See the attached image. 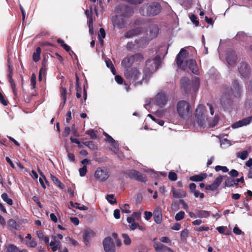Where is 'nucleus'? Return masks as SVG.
Wrapping results in <instances>:
<instances>
[{
    "label": "nucleus",
    "instance_id": "21",
    "mask_svg": "<svg viewBox=\"0 0 252 252\" xmlns=\"http://www.w3.org/2000/svg\"><path fill=\"white\" fill-rule=\"evenodd\" d=\"M121 10L122 11L121 16L123 17H128L132 15L134 13L133 10L128 5H123Z\"/></svg>",
    "mask_w": 252,
    "mask_h": 252
},
{
    "label": "nucleus",
    "instance_id": "17",
    "mask_svg": "<svg viewBox=\"0 0 252 252\" xmlns=\"http://www.w3.org/2000/svg\"><path fill=\"white\" fill-rule=\"evenodd\" d=\"M112 21L114 25L119 29L124 28L125 26L126 21L121 15L120 16H116L113 18Z\"/></svg>",
    "mask_w": 252,
    "mask_h": 252
},
{
    "label": "nucleus",
    "instance_id": "41",
    "mask_svg": "<svg viewBox=\"0 0 252 252\" xmlns=\"http://www.w3.org/2000/svg\"><path fill=\"white\" fill-rule=\"evenodd\" d=\"M249 155V153L247 151H243L237 153V156L238 158H240L242 160L246 159Z\"/></svg>",
    "mask_w": 252,
    "mask_h": 252
},
{
    "label": "nucleus",
    "instance_id": "25",
    "mask_svg": "<svg viewBox=\"0 0 252 252\" xmlns=\"http://www.w3.org/2000/svg\"><path fill=\"white\" fill-rule=\"evenodd\" d=\"M172 191L173 193V196L175 198H183L186 197V192L185 191L183 190H177L176 189L172 187Z\"/></svg>",
    "mask_w": 252,
    "mask_h": 252
},
{
    "label": "nucleus",
    "instance_id": "15",
    "mask_svg": "<svg viewBox=\"0 0 252 252\" xmlns=\"http://www.w3.org/2000/svg\"><path fill=\"white\" fill-rule=\"evenodd\" d=\"M186 66L188 65L191 72L196 75L199 74V69L196 61L194 59H189L186 61Z\"/></svg>",
    "mask_w": 252,
    "mask_h": 252
},
{
    "label": "nucleus",
    "instance_id": "51",
    "mask_svg": "<svg viewBox=\"0 0 252 252\" xmlns=\"http://www.w3.org/2000/svg\"><path fill=\"white\" fill-rule=\"evenodd\" d=\"M87 171V166L86 165H84L82 167L79 168V172L80 176L81 177L84 176Z\"/></svg>",
    "mask_w": 252,
    "mask_h": 252
},
{
    "label": "nucleus",
    "instance_id": "38",
    "mask_svg": "<svg viewBox=\"0 0 252 252\" xmlns=\"http://www.w3.org/2000/svg\"><path fill=\"white\" fill-rule=\"evenodd\" d=\"M25 243L28 247L32 248H35L37 245V242L34 239L29 241H25Z\"/></svg>",
    "mask_w": 252,
    "mask_h": 252
},
{
    "label": "nucleus",
    "instance_id": "35",
    "mask_svg": "<svg viewBox=\"0 0 252 252\" xmlns=\"http://www.w3.org/2000/svg\"><path fill=\"white\" fill-rule=\"evenodd\" d=\"M12 69H9V74H8V79L9 83L10 84V86L11 89H15L16 87L15 83L12 78Z\"/></svg>",
    "mask_w": 252,
    "mask_h": 252
},
{
    "label": "nucleus",
    "instance_id": "3",
    "mask_svg": "<svg viewBox=\"0 0 252 252\" xmlns=\"http://www.w3.org/2000/svg\"><path fill=\"white\" fill-rule=\"evenodd\" d=\"M195 122L198 126L201 127H204L208 118L207 110L203 105L200 104L197 106L195 110Z\"/></svg>",
    "mask_w": 252,
    "mask_h": 252
},
{
    "label": "nucleus",
    "instance_id": "45",
    "mask_svg": "<svg viewBox=\"0 0 252 252\" xmlns=\"http://www.w3.org/2000/svg\"><path fill=\"white\" fill-rule=\"evenodd\" d=\"M185 212L183 211H180L175 216V219L176 221H180L183 219L185 217Z\"/></svg>",
    "mask_w": 252,
    "mask_h": 252
},
{
    "label": "nucleus",
    "instance_id": "10",
    "mask_svg": "<svg viewBox=\"0 0 252 252\" xmlns=\"http://www.w3.org/2000/svg\"><path fill=\"white\" fill-rule=\"evenodd\" d=\"M238 70L242 76L245 78L249 77L250 74V67L249 65L245 63H240L238 67Z\"/></svg>",
    "mask_w": 252,
    "mask_h": 252
},
{
    "label": "nucleus",
    "instance_id": "44",
    "mask_svg": "<svg viewBox=\"0 0 252 252\" xmlns=\"http://www.w3.org/2000/svg\"><path fill=\"white\" fill-rule=\"evenodd\" d=\"M103 135L105 136L106 139L105 140L108 143H110L111 145H113L115 143V140L108 133L105 132H103Z\"/></svg>",
    "mask_w": 252,
    "mask_h": 252
},
{
    "label": "nucleus",
    "instance_id": "33",
    "mask_svg": "<svg viewBox=\"0 0 252 252\" xmlns=\"http://www.w3.org/2000/svg\"><path fill=\"white\" fill-rule=\"evenodd\" d=\"M7 252H28L26 249L20 251L17 247L14 245H10L7 248Z\"/></svg>",
    "mask_w": 252,
    "mask_h": 252
},
{
    "label": "nucleus",
    "instance_id": "29",
    "mask_svg": "<svg viewBox=\"0 0 252 252\" xmlns=\"http://www.w3.org/2000/svg\"><path fill=\"white\" fill-rule=\"evenodd\" d=\"M127 221L130 225H129V228L131 230H134L137 228L138 223L135 222L134 219L132 217H128L127 218Z\"/></svg>",
    "mask_w": 252,
    "mask_h": 252
},
{
    "label": "nucleus",
    "instance_id": "42",
    "mask_svg": "<svg viewBox=\"0 0 252 252\" xmlns=\"http://www.w3.org/2000/svg\"><path fill=\"white\" fill-rule=\"evenodd\" d=\"M90 10L89 9H87L85 10V13L87 17V18L88 19V22H93V12H92V6L90 7Z\"/></svg>",
    "mask_w": 252,
    "mask_h": 252
},
{
    "label": "nucleus",
    "instance_id": "27",
    "mask_svg": "<svg viewBox=\"0 0 252 252\" xmlns=\"http://www.w3.org/2000/svg\"><path fill=\"white\" fill-rule=\"evenodd\" d=\"M200 85V80L198 77H195L194 80L191 83V87L193 91L196 93Z\"/></svg>",
    "mask_w": 252,
    "mask_h": 252
},
{
    "label": "nucleus",
    "instance_id": "37",
    "mask_svg": "<svg viewBox=\"0 0 252 252\" xmlns=\"http://www.w3.org/2000/svg\"><path fill=\"white\" fill-rule=\"evenodd\" d=\"M1 198L3 200L7 203L9 205H12L13 204L12 200L9 198L8 195L6 193H3L1 195Z\"/></svg>",
    "mask_w": 252,
    "mask_h": 252
},
{
    "label": "nucleus",
    "instance_id": "19",
    "mask_svg": "<svg viewBox=\"0 0 252 252\" xmlns=\"http://www.w3.org/2000/svg\"><path fill=\"white\" fill-rule=\"evenodd\" d=\"M95 235V233L94 232L90 229L85 230L83 234V239L86 246H88L90 243V240L92 237H94Z\"/></svg>",
    "mask_w": 252,
    "mask_h": 252
},
{
    "label": "nucleus",
    "instance_id": "62",
    "mask_svg": "<svg viewBox=\"0 0 252 252\" xmlns=\"http://www.w3.org/2000/svg\"><path fill=\"white\" fill-rule=\"evenodd\" d=\"M116 81L119 84H122L124 81L123 78L121 76L117 75L115 77Z\"/></svg>",
    "mask_w": 252,
    "mask_h": 252
},
{
    "label": "nucleus",
    "instance_id": "24",
    "mask_svg": "<svg viewBox=\"0 0 252 252\" xmlns=\"http://www.w3.org/2000/svg\"><path fill=\"white\" fill-rule=\"evenodd\" d=\"M207 177L206 173H200L198 175H195L189 177V180L194 182H201Z\"/></svg>",
    "mask_w": 252,
    "mask_h": 252
},
{
    "label": "nucleus",
    "instance_id": "8",
    "mask_svg": "<svg viewBox=\"0 0 252 252\" xmlns=\"http://www.w3.org/2000/svg\"><path fill=\"white\" fill-rule=\"evenodd\" d=\"M189 52L184 48H182L176 58V63L178 66L183 70L186 69V66L183 64L184 61L188 57Z\"/></svg>",
    "mask_w": 252,
    "mask_h": 252
},
{
    "label": "nucleus",
    "instance_id": "61",
    "mask_svg": "<svg viewBox=\"0 0 252 252\" xmlns=\"http://www.w3.org/2000/svg\"><path fill=\"white\" fill-rule=\"evenodd\" d=\"M209 228L207 226H200L199 227L194 228V230L196 231H208L209 230Z\"/></svg>",
    "mask_w": 252,
    "mask_h": 252
},
{
    "label": "nucleus",
    "instance_id": "34",
    "mask_svg": "<svg viewBox=\"0 0 252 252\" xmlns=\"http://www.w3.org/2000/svg\"><path fill=\"white\" fill-rule=\"evenodd\" d=\"M60 96L62 100H66V94H67V90L65 87L61 86L60 87Z\"/></svg>",
    "mask_w": 252,
    "mask_h": 252
},
{
    "label": "nucleus",
    "instance_id": "2",
    "mask_svg": "<svg viewBox=\"0 0 252 252\" xmlns=\"http://www.w3.org/2000/svg\"><path fill=\"white\" fill-rule=\"evenodd\" d=\"M161 6L158 2L147 3L140 8V13L144 16H154L158 14L161 10Z\"/></svg>",
    "mask_w": 252,
    "mask_h": 252
},
{
    "label": "nucleus",
    "instance_id": "53",
    "mask_svg": "<svg viewBox=\"0 0 252 252\" xmlns=\"http://www.w3.org/2000/svg\"><path fill=\"white\" fill-rule=\"evenodd\" d=\"M129 3L134 5L140 4L143 1V0H125Z\"/></svg>",
    "mask_w": 252,
    "mask_h": 252
},
{
    "label": "nucleus",
    "instance_id": "48",
    "mask_svg": "<svg viewBox=\"0 0 252 252\" xmlns=\"http://www.w3.org/2000/svg\"><path fill=\"white\" fill-rule=\"evenodd\" d=\"M168 178L170 181H175L177 180V174L172 171H170L168 174Z\"/></svg>",
    "mask_w": 252,
    "mask_h": 252
},
{
    "label": "nucleus",
    "instance_id": "13",
    "mask_svg": "<svg viewBox=\"0 0 252 252\" xmlns=\"http://www.w3.org/2000/svg\"><path fill=\"white\" fill-rule=\"evenodd\" d=\"M252 122V116L244 118L233 123L231 125L233 128H237L249 125Z\"/></svg>",
    "mask_w": 252,
    "mask_h": 252
},
{
    "label": "nucleus",
    "instance_id": "40",
    "mask_svg": "<svg viewBox=\"0 0 252 252\" xmlns=\"http://www.w3.org/2000/svg\"><path fill=\"white\" fill-rule=\"evenodd\" d=\"M189 230L187 229H185L181 232L180 236L181 240L183 242L187 241V238L189 235Z\"/></svg>",
    "mask_w": 252,
    "mask_h": 252
},
{
    "label": "nucleus",
    "instance_id": "52",
    "mask_svg": "<svg viewBox=\"0 0 252 252\" xmlns=\"http://www.w3.org/2000/svg\"><path fill=\"white\" fill-rule=\"evenodd\" d=\"M190 19L191 21L196 26H198L199 25V21L197 20V17L194 14H192L190 17Z\"/></svg>",
    "mask_w": 252,
    "mask_h": 252
},
{
    "label": "nucleus",
    "instance_id": "63",
    "mask_svg": "<svg viewBox=\"0 0 252 252\" xmlns=\"http://www.w3.org/2000/svg\"><path fill=\"white\" fill-rule=\"evenodd\" d=\"M129 204H125L123 206V208L122 209V211L123 213H126V214H129L131 213V211L130 210L127 209L126 207H128Z\"/></svg>",
    "mask_w": 252,
    "mask_h": 252
},
{
    "label": "nucleus",
    "instance_id": "56",
    "mask_svg": "<svg viewBox=\"0 0 252 252\" xmlns=\"http://www.w3.org/2000/svg\"><path fill=\"white\" fill-rule=\"evenodd\" d=\"M66 152L68 153V154H67V157H68V159L71 161L74 162L75 161V157L73 153H69L68 152V149L67 148H66Z\"/></svg>",
    "mask_w": 252,
    "mask_h": 252
},
{
    "label": "nucleus",
    "instance_id": "60",
    "mask_svg": "<svg viewBox=\"0 0 252 252\" xmlns=\"http://www.w3.org/2000/svg\"><path fill=\"white\" fill-rule=\"evenodd\" d=\"M88 147L91 150L97 149V147L94 144V142L92 141H89V143H87Z\"/></svg>",
    "mask_w": 252,
    "mask_h": 252
},
{
    "label": "nucleus",
    "instance_id": "31",
    "mask_svg": "<svg viewBox=\"0 0 252 252\" xmlns=\"http://www.w3.org/2000/svg\"><path fill=\"white\" fill-rule=\"evenodd\" d=\"M51 179L54 183L61 189L65 188L64 185L54 175L51 174Z\"/></svg>",
    "mask_w": 252,
    "mask_h": 252
},
{
    "label": "nucleus",
    "instance_id": "54",
    "mask_svg": "<svg viewBox=\"0 0 252 252\" xmlns=\"http://www.w3.org/2000/svg\"><path fill=\"white\" fill-rule=\"evenodd\" d=\"M229 175L233 178H236L239 175V172L238 171H237L235 169H232L230 170V172H229Z\"/></svg>",
    "mask_w": 252,
    "mask_h": 252
},
{
    "label": "nucleus",
    "instance_id": "55",
    "mask_svg": "<svg viewBox=\"0 0 252 252\" xmlns=\"http://www.w3.org/2000/svg\"><path fill=\"white\" fill-rule=\"evenodd\" d=\"M192 193H193L194 196L196 198L199 197L200 198L202 199L204 197V193L200 192L199 191L197 190H194Z\"/></svg>",
    "mask_w": 252,
    "mask_h": 252
},
{
    "label": "nucleus",
    "instance_id": "36",
    "mask_svg": "<svg viewBox=\"0 0 252 252\" xmlns=\"http://www.w3.org/2000/svg\"><path fill=\"white\" fill-rule=\"evenodd\" d=\"M234 180L231 177L227 178L224 183L225 187H232L234 186Z\"/></svg>",
    "mask_w": 252,
    "mask_h": 252
},
{
    "label": "nucleus",
    "instance_id": "49",
    "mask_svg": "<svg viewBox=\"0 0 252 252\" xmlns=\"http://www.w3.org/2000/svg\"><path fill=\"white\" fill-rule=\"evenodd\" d=\"M31 85L32 89L35 88L36 86V76L32 74L31 77Z\"/></svg>",
    "mask_w": 252,
    "mask_h": 252
},
{
    "label": "nucleus",
    "instance_id": "50",
    "mask_svg": "<svg viewBox=\"0 0 252 252\" xmlns=\"http://www.w3.org/2000/svg\"><path fill=\"white\" fill-rule=\"evenodd\" d=\"M215 169L217 172L220 171V170H222L223 172H227L228 171V169L226 166L217 165L216 166Z\"/></svg>",
    "mask_w": 252,
    "mask_h": 252
},
{
    "label": "nucleus",
    "instance_id": "59",
    "mask_svg": "<svg viewBox=\"0 0 252 252\" xmlns=\"http://www.w3.org/2000/svg\"><path fill=\"white\" fill-rule=\"evenodd\" d=\"M0 102L4 106L8 104V102L4 99V97L1 93L0 92Z\"/></svg>",
    "mask_w": 252,
    "mask_h": 252
},
{
    "label": "nucleus",
    "instance_id": "22",
    "mask_svg": "<svg viewBox=\"0 0 252 252\" xmlns=\"http://www.w3.org/2000/svg\"><path fill=\"white\" fill-rule=\"evenodd\" d=\"M142 30V28L140 27L135 28L131 29L125 33V37L126 38H131L134 36L140 34Z\"/></svg>",
    "mask_w": 252,
    "mask_h": 252
},
{
    "label": "nucleus",
    "instance_id": "64",
    "mask_svg": "<svg viewBox=\"0 0 252 252\" xmlns=\"http://www.w3.org/2000/svg\"><path fill=\"white\" fill-rule=\"evenodd\" d=\"M70 128L68 126H66L64 128V131L63 132V135L64 137H67L70 132Z\"/></svg>",
    "mask_w": 252,
    "mask_h": 252
},
{
    "label": "nucleus",
    "instance_id": "11",
    "mask_svg": "<svg viewBox=\"0 0 252 252\" xmlns=\"http://www.w3.org/2000/svg\"><path fill=\"white\" fill-rule=\"evenodd\" d=\"M157 238H155L153 240L154 245L153 247L155 250L157 252H162L167 251L168 252H174V251L169 247L159 243L156 241Z\"/></svg>",
    "mask_w": 252,
    "mask_h": 252
},
{
    "label": "nucleus",
    "instance_id": "30",
    "mask_svg": "<svg viewBox=\"0 0 252 252\" xmlns=\"http://www.w3.org/2000/svg\"><path fill=\"white\" fill-rule=\"evenodd\" d=\"M135 43L137 44V47L140 48H145L148 43V41L145 38H141L139 40H136Z\"/></svg>",
    "mask_w": 252,
    "mask_h": 252
},
{
    "label": "nucleus",
    "instance_id": "9",
    "mask_svg": "<svg viewBox=\"0 0 252 252\" xmlns=\"http://www.w3.org/2000/svg\"><path fill=\"white\" fill-rule=\"evenodd\" d=\"M103 246L105 252H115V245L110 237H107L103 241Z\"/></svg>",
    "mask_w": 252,
    "mask_h": 252
},
{
    "label": "nucleus",
    "instance_id": "26",
    "mask_svg": "<svg viewBox=\"0 0 252 252\" xmlns=\"http://www.w3.org/2000/svg\"><path fill=\"white\" fill-rule=\"evenodd\" d=\"M37 237L40 241H43L46 244L49 242V237L47 236H44V233L41 230L36 231Z\"/></svg>",
    "mask_w": 252,
    "mask_h": 252
},
{
    "label": "nucleus",
    "instance_id": "28",
    "mask_svg": "<svg viewBox=\"0 0 252 252\" xmlns=\"http://www.w3.org/2000/svg\"><path fill=\"white\" fill-rule=\"evenodd\" d=\"M195 213L197 215V217L200 218H208L210 215V212L204 210H196Z\"/></svg>",
    "mask_w": 252,
    "mask_h": 252
},
{
    "label": "nucleus",
    "instance_id": "4",
    "mask_svg": "<svg viewBox=\"0 0 252 252\" xmlns=\"http://www.w3.org/2000/svg\"><path fill=\"white\" fill-rule=\"evenodd\" d=\"M176 110L178 116L182 119L189 117L190 114V106L186 100H180L176 105Z\"/></svg>",
    "mask_w": 252,
    "mask_h": 252
},
{
    "label": "nucleus",
    "instance_id": "14",
    "mask_svg": "<svg viewBox=\"0 0 252 252\" xmlns=\"http://www.w3.org/2000/svg\"><path fill=\"white\" fill-rule=\"evenodd\" d=\"M231 94L234 95L236 97H240L241 94V87L236 80H234L232 83V87L230 91Z\"/></svg>",
    "mask_w": 252,
    "mask_h": 252
},
{
    "label": "nucleus",
    "instance_id": "16",
    "mask_svg": "<svg viewBox=\"0 0 252 252\" xmlns=\"http://www.w3.org/2000/svg\"><path fill=\"white\" fill-rule=\"evenodd\" d=\"M226 61L230 65H234L236 63L237 56L235 51L232 50L228 51L227 54Z\"/></svg>",
    "mask_w": 252,
    "mask_h": 252
},
{
    "label": "nucleus",
    "instance_id": "7",
    "mask_svg": "<svg viewBox=\"0 0 252 252\" xmlns=\"http://www.w3.org/2000/svg\"><path fill=\"white\" fill-rule=\"evenodd\" d=\"M110 176V171L106 167H98L95 173L94 177L101 182L105 181Z\"/></svg>",
    "mask_w": 252,
    "mask_h": 252
},
{
    "label": "nucleus",
    "instance_id": "47",
    "mask_svg": "<svg viewBox=\"0 0 252 252\" xmlns=\"http://www.w3.org/2000/svg\"><path fill=\"white\" fill-rule=\"evenodd\" d=\"M86 134L89 135L92 139H96L97 138L95 131L93 129L87 130L86 131Z\"/></svg>",
    "mask_w": 252,
    "mask_h": 252
},
{
    "label": "nucleus",
    "instance_id": "39",
    "mask_svg": "<svg viewBox=\"0 0 252 252\" xmlns=\"http://www.w3.org/2000/svg\"><path fill=\"white\" fill-rule=\"evenodd\" d=\"M131 56L133 57L134 62H141L144 59L143 55L141 53H136Z\"/></svg>",
    "mask_w": 252,
    "mask_h": 252
},
{
    "label": "nucleus",
    "instance_id": "43",
    "mask_svg": "<svg viewBox=\"0 0 252 252\" xmlns=\"http://www.w3.org/2000/svg\"><path fill=\"white\" fill-rule=\"evenodd\" d=\"M106 199L111 204H115L117 203V200L115 198L114 195L112 194L107 195Z\"/></svg>",
    "mask_w": 252,
    "mask_h": 252
},
{
    "label": "nucleus",
    "instance_id": "58",
    "mask_svg": "<svg viewBox=\"0 0 252 252\" xmlns=\"http://www.w3.org/2000/svg\"><path fill=\"white\" fill-rule=\"evenodd\" d=\"M105 32L103 28H100L99 30V33L98 35V38H104L105 37Z\"/></svg>",
    "mask_w": 252,
    "mask_h": 252
},
{
    "label": "nucleus",
    "instance_id": "32",
    "mask_svg": "<svg viewBox=\"0 0 252 252\" xmlns=\"http://www.w3.org/2000/svg\"><path fill=\"white\" fill-rule=\"evenodd\" d=\"M41 49L40 47L36 48L35 52H34L32 55V59L34 62H37L40 59V54Z\"/></svg>",
    "mask_w": 252,
    "mask_h": 252
},
{
    "label": "nucleus",
    "instance_id": "57",
    "mask_svg": "<svg viewBox=\"0 0 252 252\" xmlns=\"http://www.w3.org/2000/svg\"><path fill=\"white\" fill-rule=\"evenodd\" d=\"M219 120V117L218 116H215L212 120V122L210 123L211 126L213 127L215 126Z\"/></svg>",
    "mask_w": 252,
    "mask_h": 252
},
{
    "label": "nucleus",
    "instance_id": "5",
    "mask_svg": "<svg viewBox=\"0 0 252 252\" xmlns=\"http://www.w3.org/2000/svg\"><path fill=\"white\" fill-rule=\"evenodd\" d=\"M124 174L126 178L128 177L130 179L144 183L147 181V177L145 174H141L135 170H129L124 172Z\"/></svg>",
    "mask_w": 252,
    "mask_h": 252
},
{
    "label": "nucleus",
    "instance_id": "20",
    "mask_svg": "<svg viewBox=\"0 0 252 252\" xmlns=\"http://www.w3.org/2000/svg\"><path fill=\"white\" fill-rule=\"evenodd\" d=\"M134 63L133 57L130 56L124 58L121 62V64L125 69H130Z\"/></svg>",
    "mask_w": 252,
    "mask_h": 252
},
{
    "label": "nucleus",
    "instance_id": "1",
    "mask_svg": "<svg viewBox=\"0 0 252 252\" xmlns=\"http://www.w3.org/2000/svg\"><path fill=\"white\" fill-rule=\"evenodd\" d=\"M160 62V57L158 55L156 56L153 61L148 59L145 63L144 75L143 76L139 70L136 67L125 69L124 75L127 79L131 81L135 86L142 85L144 79L150 76L153 71L157 69V66Z\"/></svg>",
    "mask_w": 252,
    "mask_h": 252
},
{
    "label": "nucleus",
    "instance_id": "23",
    "mask_svg": "<svg viewBox=\"0 0 252 252\" xmlns=\"http://www.w3.org/2000/svg\"><path fill=\"white\" fill-rule=\"evenodd\" d=\"M154 221L157 223H160L162 219V213L160 208L157 207L153 212Z\"/></svg>",
    "mask_w": 252,
    "mask_h": 252
},
{
    "label": "nucleus",
    "instance_id": "12",
    "mask_svg": "<svg viewBox=\"0 0 252 252\" xmlns=\"http://www.w3.org/2000/svg\"><path fill=\"white\" fill-rule=\"evenodd\" d=\"M223 180V177L221 175L219 176L211 185L205 186V189L211 191L216 190L221 184Z\"/></svg>",
    "mask_w": 252,
    "mask_h": 252
},
{
    "label": "nucleus",
    "instance_id": "18",
    "mask_svg": "<svg viewBox=\"0 0 252 252\" xmlns=\"http://www.w3.org/2000/svg\"><path fill=\"white\" fill-rule=\"evenodd\" d=\"M191 83L188 77H183L181 80V87L186 93H188L191 90Z\"/></svg>",
    "mask_w": 252,
    "mask_h": 252
},
{
    "label": "nucleus",
    "instance_id": "46",
    "mask_svg": "<svg viewBox=\"0 0 252 252\" xmlns=\"http://www.w3.org/2000/svg\"><path fill=\"white\" fill-rule=\"evenodd\" d=\"M124 239V243L126 245H129L131 243V241L129 237L127 234L124 233L122 234Z\"/></svg>",
    "mask_w": 252,
    "mask_h": 252
},
{
    "label": "nucleus",
    "instance_id": "6",
    "mask_svg": "<svg viewBox=\"0 0 252 252\" xmlns=\"http://www.w3.org/2000/svg\"><path fill=\"white\" fill-rule=\"evenodd\" d=\"M154 103L160 107L164 106L168 101V96L163 91L158 93L154 97Z\"/></svg>",
    "mask_w": 252,
    "mask_h": 252
}]
</instances>
